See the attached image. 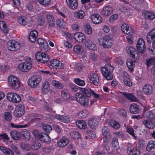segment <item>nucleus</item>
I'll list each match as a JSON object with an SVG mask.
<instances>
[{
    "instance_id": "nucleus-1",
    "label": "nucleus",
    "mask_w": 155,
    "mask_h": 155,
    "mask_svg": "<svg viewBox=\"0 0 155 155\" xmlns=\"http://www.w3.org/2000/svg\"><path fill=\"white\" fill-rule=\"evenodd\" d=\"M98 41L99 45L106 48H110L114 42L112 38L109 35L99 38Z\"/></svg>"
},
{
    "instance_id": "nucleus-2",
    "label": "nucleus",
    "mask_w": 155,
    "mask_h": 155,
    "mask_svg": "<svg viewBox=\"0 0 155 155\" xmlns=\"http://www.w3.org/2000/svg\"><path fill=\"white\" fill-rule=\"evenodd\" d=\"M114 68L111 65H108L105 67H102L101 69V73L104 78L108 80L113 78L112 72Z\"/></svg>"
},
{
    "instance_id": "nucleus-3",
    "label": "nucleus",
    "mask_w": 155,
    "mask_h": 155,
    "mask_svg": "<svg viewBox=\"0 0 155 155\" xmlns=\"http://www.w3.org/2000/svg\"><path fill=\"white\" fill-rule=\"evenodd\" d=\"M8 86L12 89H17L20 86V82L16 77L10 75L8 78Z\"/></svg>"
},
{
    "instance_id": "nucleus-4",
    "label": "nucleus",
    "mask_w": 155,
    "mask_h": 155,
    "mask_svg": "<svg viewBox=\"0 0 155 155\" xmlns=\"http://www.w3.org/2000/svg\"><path fill=\"white\" fill-rule=\"evenodd\" d=\"M75 98L77 101L82 106H87L88 105V98L82 93H77L75 94Z\"/></svg>"
},
{
    "instance_id": "nucleus-5",
    "label": "nucleus",
    "mask_w": 155,
    "mask_h": 155,
    "mask_svg": "<svg viewBox=\"0 0 155 155\" xmlns=\"http://www.w3.org/2000/svg\"><path fill=\"white\" fill-rule=\"evenodd\" d=\"M37 60L41 63H45L49 60L48 55L45 53L41 52H37L35 55Z\"/></svg>"
},
{
    "instance_id": "nucleus-6",
    "label": "nucleus",
    "mask_w": 155,
    "mask_h": 155,
    "mask_svg": "<svg viewBox=\"0 0 155 155\" xmlns=\"http://www.w3.org/2000/svg\"><path fill=\"white\" fill-rule=\"evenodd\" d=\"M7 48L11 51H15L18 50L20 47L19 43L14 40H10L7 43Z\"/></svg>"
},
{
    "instance_id": "nucleus-7",
    "label": "nucleus",
    "mask_w": 155,
    "mask_h": 155,
    "mask_svg": "<svg viewBox=\"0 0 155 155\" xmlns=\"http://www.w3.org/2000/svg\"><path fill=\"white\" fill-rule=\"evenodd\" d=\"M41 81V78L38 76H33L28 80V83L30 87L35 88Z\"/></svg>"
},
{
    "instance_id": "nucleus-8",
    "label": "nucleus",
    "mask_w": 155,
    "mask_h": 155,
    "mask_svg": "<svg viewBox=\"0 0 155 155\" xmlns=\"http://www.w3.org/2000/svg\"><path fill=\"white\" fill-rule=\"evenodd\" d=\"M127 53L134 59H137L140 58L139 54L137 52L135 48L133 47L128 46L126 48Z\"/></svg>"
},
{
    "instance_id": "nucleus-9",
    "label": "nucleus",
    "mask_w": 155,
    "mask_h": 155,
    "mask_svg": "<svg viewBox=\"0 0 155 155\" xmlns=\"http://www.w3.org/2000/svg\"><path fill=\"white\" fill-rule=\"evenodd\" d=\"M48 65L50 68L56 69H62L64 67L63 63L55 59L51 60Z\"/></svg>"
},
{
    "instance_id": "nucleus-10",
    "label": "nucleus",
    "mask_w": 155,
    "mask_h": 155,
    "mask_svg": "<svg viewBox=\"0 0 155 155\" xmlns=\"http://www.w3.org/2000/svg\"><path fill=\"white\" fill-rule=\"evenodd\" d=\"M25 112V107L24 105L20 104L16 106L14 114L17 117H20L23 115Z\"/></svg>"
},
{
    "instance_id": "nucleus-11",
    "label": "nucleus",
    "mask_w": 155,
    "mask_h": 155,
    "mask_svg": "<svg viewBox=\"0 0 155 155\" xmlns=\"http://www.w3.org/2000/svg\"><path fill=\"white\" fill-rule=\"evenodd\" d=\"M137 50L141 53L145 52V45L144 40L140 38L138 40L137 44Z\"/></svg>"
},
{
    "instance_id": "nucleus-12",
    "label": "nucleus",
    "mask_w": 155,
    "mask_h": 155,
    "mask_svg": "<svg viewBox=\"0 0 155 155\" xmlns=\"http://www.w3.org/2000/svg\"><path fill=\"white\" fill-rule=\"evenodd\" d=\"M32 64L30 62L26 61L21 63L19 65V69L23 72H27L31 68Z\"/></svg>"
},
{
    "instance_id": "nucleus-13",
    "label": "nucleus",
    "mask_w": 155,
    "mask_h": 155,
    "mask_svg": "<svg viewBox=\"0 0 155 155\" xmlns=\"http://www.w3.org/2000/svg\"><path fill=\"white\" fill-rule=\"evenodd\" d=\"M121 77L124 84L129 87L132 86V83L129 78V76L127 72L125 71H123L121 74Z\"/></svg>"
},
{
    "instance_id": "nucleus-14",
    "label": "nucleus",
    "mask_w": 155,
    "mask_h": 155,
    "mask_svg": "<svg viewBox=\"0 0 155 155\" xmlns=\"http://www.w3.org/2000/svg\"><path fill=\"white\" fill-rule=\"evenodd\" d=\"M99 120L100 119L98 118H91L88 120V125L91 128H95L98 126Z\"/></svg>"
},
{
    "instance_id": "nucleus-15",
    "label": "nucleus",
    "mask_w": 155,
    "mask_h": 155,
    "mask_svg": "<svg viewBox=\"0 0 155 155\" xmlns=\"http://www.w3.org/2000/svg\"><path fill=\"white\" fill-rule=\"evenodd\" d=\"M113 12V7L107 5L104 7L101 11L102 15L105 16H107L111 14Z\"/></svg>"
},
{
    "instance_id": "nucleus-16",
    "label": "nucleus",
    "mask_w": 155,
    "mask_h": 155,
    "mask_svg": "<svg viewBox=\"0 0 155 155\" xmlns=\"http://www.w3.org/2000/svg\"><path fill=\"white\" fill-rule=\"evenodd\" d=\"M67 5L71 9H77L78 7V0H66Z\"/></svg>"
},
{
    "instance_id": "nucleus-17",
    "label": "nucleus",
    "mask_w": 155,
    "mask_h": 155,
    "mask_svg": "<svg viewBox=\"0 0 155 155\" xmlns=\"http://www.w3.org/2000/svg\"><path fill=\"white\" fill-rule=\"evenodd\" d=\"M121 29L123 33L127 34H133L134 32L131 27L126 24H124L121 25Z\"/></svg>"
},
{
    "instance_id": "nucleus-18",
    "label": "nucleus",
    "mask_w": 155,
    "mask_h": 155,
    "mask_svg": "<svg viewBox=\"0 0 155 155\" xmlns=\"http://www.w3.org/2000/svg\"><path fill=\"white\" fill-rule=\"evenodd\" d=\"M74 39L79 43L84 42L85 39L84 34L80 32L75 33L74 35Z\"/></svg>"
},
{
    "instance_id": "nucleus-19",
    "label": "nucleus",
    "mask_w": 155,
    "mask_h": 155,
    "mask_svg": "<svg viewBox=\"0 0 155 155\" xmlns=\"http://www.w3.org/2000/svg\"><path fill=\"white\" fill-rule=\"evenodd\" d=\"M90 82L94 85L97 86L99 84V80L98 74L96 73H91L89 79Z\"/></svg>"
},
{
    "instance_id": "nucleus-20",
    "label": "nucleus",
    "mask_w": 155,
    "mask_h": 155,
    "mask_svg": "<svg viewBox=\"0 0 155 155\" xmlns=\"http://www.w3.org/2000/svg\"><path fill=\"white\" fill-rule=\"evenodd\" d=\"M91 19L92 22L96 24L100 23L102 21L101 17L97 14H94L91 15Z\"/></svg>"
},
{
    "instance_id": "nucleus-21",
    "label": "nucleus",
    "mask_w": 155,
    "mask_h": 155,
    "mask_svg": "<svg viewBox=\"0 0 155 155\" xmlns=\"http://www.w3.org/2000/svg\"><path fill=\"white\" fill-rule=\"evenodd\" d=\"M69 140L65 137H63L57 142L58 146L60 147H64L69 143Z\"/></svg>"
},
{
    "instance_id": "nucleus-22",
    "label": "nucleus",
    "mask_w": 155,
    "mask_h": 155,
    "mask_svg": "<svg viewBox=\"0 0 155 155\" xmlns=\"http://www.w3.org/2000/svg\"><path fill=\"white\" fill-rule=\"evenodd\" d=\"M85 46L91 50H96L97 49V46L94 42L90 40L86 41L85 44Z\"/></svg>"
},
{
    "instance_id": "nucleus-23",
    "label": "nucleus",
    "mask_w": 155,
    "mask_h": 155,
    "mask_svg": "<svg viewBox=\"0 0 155 155\" xmlns=\"http://www.w3.org/2000/svg\"><path fill=\"white\" fill-rule=\"evenodd\" d=\"M80 90L85 96H86L87 98L90 97L91 96L92 92H93L92 90L85 88L80 87Z\"/></svg>"
},
{
    "instance_id": "nucleus-24",
    "label": "nucleus",
    "mask_w": 155,
    "mask_h": 155,
    "mask_svg": "<svg viewBox=\"0 0 155 155\" xmlns=\"http://www.w3.org/2000/svg\"><path fill=\"white\" fill-rule=\"evenodd\" d=\"M42 92L44 94H47L50 89V84L47 81H44L42 85Z\"/></svg>"
},
{
    "instance_id": "nucleus-25",
    "label": "nucleus",
    "mask_w": 155,
    "mask_h": 155,
    "mask_svg": "<svg viewBox=\"0 0 155 155\" xmlns=\"http://www.w3.org/2000/svg\"><path fill=\"white\" fill-rule=\"evenodd\" d=\"M38 32L36 30L31 31L28 37L29 39L31 42H34L37 38Z\"/></svg>"
},
{
    "instance_id": "nucleus-26",
    "label": "nucleus",
    "mask_w": 155,
    "mask_h": 155,
    "mask_svg": "<svg viewBox=\"0 0 155 155\" xmlns=\"http://www.w3.org/2000/svg\"><path fill=\"white\" fill-rule=\"evenodd\" d=\"M33 134L35 138L41 141L46 134L43 132L40 133L38 130H35L33 132Z\"/></svg>"
},
{
    "instance_id": "nucleus-27",
    "label": "nucleus",
    "mask_w": 155,
    "mask_h": 155,
    "mask_svg": "<svg viewBox=\"0 0 155 155\" xmlns=\"http://www.w3.org/2000/svg\"><path fill=\"white\" fill-rule=\"evenodd\" d=\"M143 124L147 128L150 129H153L155 126V124L153 120H144Z\"/></svg>"
},
{
    "instance_id": "nucleus-28",
    "label": "nucleus",
    "mask_w": 155,
    "mask_h": 155,
    "mask_svg": "<svg viewBox=\"0 0 155 155\" xmlns=\"http://www.w3.org/2000/svg\"><path fill=\"white\" fill-rule=\"evenodd\" d=\"M130 110L132 114H137L139 111V107L137 104L133 103L130 106Z\"/></svg>"
},
{
    "instance_id": "nucleus-29",
    "label": "nucleus",
    "mask_w": 155,
    "mask_h": 155,
    "mask_svg": "<svg viewBox=\"0 0 155 155\" xmlns=\"http://www.w3.org/2000/svg\"><path fill=\"white\" fill-rule=\"evenodd\" d=\"M73 15L74 17L76 18L82 19L84 17L85 13L82 10H80L74 12Z\"/></svg>"
},
{
    "instance_id": "nucleus-30",
    "label": "nucleus",
    "mask_w": 155,
    "mask_h": 155,
    "mask_svg": "<svg viewBox=\"0 0 155 155\" xmlns=\"http://www.w3.org/2000/svg\"><path fill=\"white\" fill-rule=\"evenodd\" d=\"M153 91L152 86L149 84H145L143 88V91L144 93L148 95L152 94Z\"/></svg>"
},
{
    "instance_id": "nucleus-31",
    "label": "nucleus",
    "mask_w": 155,
    "mask_h": 155,
    "mask_svg": "<svg viewBox=\"0 0 155 155\" xmlns=\"http://www.w3.org/2000/svg\"><path fill=\"white\" fill-rule=\"evenodd\" d=\"M31 122H37L39 121L42 118L41 115L37 114H32L31 115Z\"/></svg>"
},
{
    "instance_id": "nucleus-32",
    "label": "nucleus",
    "mask_w": 155,
    "mask_h": 155,
    "mask_svg": "<svg viewBox=\"0 0 155 155\" xmlns=\"http://www.w3.org/2000/svg\"><path fill=\"white\" fill-rule=\"evenodd\" d=\"M55 118L57 119L64 123H68L70 120V118L68 117L65 116L60 115H56Z\"/></svg>"
},
{
    "instance_id": "nucleus-33",
    "label": "nucleus",
    "mask_w": 155,
    "mask_h": 155,
    "mask_svg": "<svg viewBox=\"0 0 155 155\" xmlns=\"http://www.w3.org/2000/svg\"><path fill=\"white\" fill-rule=\"evenodd\" d=\"M46 19L50 26L53 27L55 25V21L54 17L52 15H47Z\"/></svg>"
},
{
    "instance_id": "nucleus-34",
    "label": "nucleus",
    "mask_w": 155,
    "mask_h": 155,
    "mask_svg": "<svg viewBox=\"0 0 155 155\" xmlns=\"http://www.w3.org/2000/svg\"><path fill=\"white\" fill-rule=\"evenodd\" d=\"M122 95L127 99L131 101L134 102H137L138 101L136 97L131 93H123Z\"/></svg>"
},
{
    "instance_id": "nucleus-35",
    "label": "nucleus",
    "mask_w": 155,
    "mask_h": 155,
    "mask_svg": "<svg viewBox=\"0 0 155 155\" xmlns=\"http://www.w3.org/2000/svg\"><path fill=\"white\" fill-rule=\"evenodd\" d=\"M0 150L4 153L5 155H14V153L12 150L3 146H0Z\"/></svg>"
},
{
    "instance_id": "nucleus-36",
    "label": "nucleus",
    "mask_w": 155,
    "mask_h": 155,
    "mask_svg": "<svg viewBox=\"0 0 155 155\" xmlns=\"http://www.w3.org/2000/svg\"><path fill=\"white\" fill-rule=\"evenodd\" d=\"M143 14L144 17L147 19L153 20L155 18V14L152 12L146 11Z\"/></svg>"
},
{
    "instance_id": "nucleus-37",
    "label": "nucleus",
    "mask_w": 155,
    "mask_h": 155,
    "mask_svg": "<svg viewBox=\"0 0 155 155\" xmlns=\"http://www.w3.org/2000/svg\"><path fill=\"white\" fill-rule=\"evenodd\" d=\"M127 65L129 70L132 71L135 67L134 62L131 59H129L127 60Z\"/></svg>"
},
{
    "instance_id": "nucleus-38",
    "label": "nucleus",
    "mask_w": 155,
    "mask_h": 155,
    "mask_svg": "<svg viewBox=\"0 0 155 155\" xmlns=\"http://www.w3.org/2000/svg\"><path fill=\"white\" fill-rule=\"evenodd\" d=\"M76 125L79 128L85 129L87 127V124L86 122L82 120H79L76 122Z\"/></svg>"
},
{
    "instance_id": "nucleus-39",
    "label": "nucleus",
    "mask_w": 155,
    "mask_h": 155,
    "mask_svg": "<svg viewBox=\"0 0 155 155\" xmlns=\"http://www.w3.org/2000/svg\"><path fill=\"white\" fill-rule=\"evenodd\" d=\"M103 142H107L111 138V136L107 131L104 130L103 132Z\"/></svg>"
},
{
    "instance_id": "nucleus-40",
    "label": "nucleus",
    "mask_w": 155,
    "mask_h": 155,
    "mask_svg": "<svg viewBox=\"0 0 155 155\" xmlns=\"http://www.w3.org/2000/svg\"><path fill=\"white\" fill-rule=\"evenodd\" d=\"M56 24L58 27L61 28H64L66 26V23L63 19H58L56 21Z\"/></svg>"
},
{
    "instance_id": "nucleus-41",
    "label": "nucleus",
    "mask_w": 155,
    "mask_h": 155,
    "mask_svg": "<svg viewBox=\"0 0 155 155\" xmlns=\"http://www.w3.org/2000/svg\"><path fill=\"white\" fill-rule=\"evenodd\" d=\"M52 84L55 87L59 89H62L64 88L63 85L59 81L53 80L51 82Z\"/></svg>"
},
{
    "instance_id": "nucleus-42",
    "label": "nucleus",
    "mask_w": 155,
    "mask_h": 155,
    "mask_svg": "<svg viewBox=\"0 0 155 155\" xmlns=\"http://www.w3.org/2000/svg\"><path fill=\"white\" fill-rule=\"evenodd\" d=\"M10 134L12 139L15 140H18L20 137V134L16 130H13L10 132Z\"/></svg>"
},
{
    "instance_id": "nucleus-43",
    "label": "nucleus",
    "mask_w": 155,
    "mask_h": 155,
    "mask_svg": "<svg viewBox=\"0 0 155 155\" xmlns=\"http://www.w3.org/2000/svg\"><path fill=\"white\" fill-rule=\"evenodd\" d=\"M109 124L110 126L115 129H119L120 127V124L114 120H110Z\"/></svg>"
},
{
    "instance_id": "nucleus-44",
    "label": "nucleus",
    "mask_w": 155,
    "mask_h": 155,
    "mask_svg": "<svg viewBox=\"0 0 155 155\" xmlns=\"http://www.w3.org/2000/svg\"><path fill=\"white\" fill-rule=\"evenodd\" d=\"M155 148V141L150 140L148 142L146 147V149L147 151H150L151 150Z\"/></svg>"
},
{
    "instance_id": "nucleus-45",
    "label": "nucleus",
    "mask_w": 155,
    "mask_h": 155,
    "mask_svg": "<svg viewBox=\"0 0 155 155\" xmlns=\"http://www.w3.org/2000/svg\"><path fill=\"white\" fill-rule=\"evenodd\" d=\"M73 51L75 53L77 54H81L83 51L82 46L79 45H76L74 47Z\"/></svg>"
},
{
    "instance_id": "nucleus-46",
    "label": "nucleus",
    "mask_w": 155,
    "mask_h": 155,
    "mask_svg": "<svg viewBox=\"0 0 155 155\" xmlns=\"http://www.w3.org/2000/svg\"><path fill=\"white\" fill-rule=\"evenodd\" d=\"M0 28L5 33L8 32V29L6 24L3 21H0Z\"/></svg>"
},
{
    "instance_id": "nucleus-47",
    "label": "nucleus",
    "mask_w": 155,
    "mask_h": 155,
    "mask_svg": "<svg viewBox=\"0 0 155 155\" xmlns=\"http://www.w3.org/2000/svg\"><path fill=\"white\" fill-rule=\"evenodd\" d=\"M27 21L26 18L23 16L20 17L18 19V22L21 25H26L27 23Z\"/></svg>"
},
{
    "instance_id": "nucleus-48",
    "label": "nucleus",
    "mask_w": 155,
    "mask_h": 155,
    "mask_svg": "<svg viewBox=\"0 0 155 155\" xmlns=\"http://www.w3.org/2000/svg\"><path fill=\"white\" fill-rule=\"evenodd\" d=\"M88 114V112L86 110H84L77 113V115L79 117L84 118L86 117Z\"/></svg>"
},
{
    "instance_id": "nucleus-49",
    "label": "nucleus",
    "mask_w": 155,
    "mask_h": 155,
    "mask_svg": "<svg viewBox=\"0 0 155 155\" xmlns=\"http://www.w3.org/2000/svg\"><path fill=\"white\" fill-rule=\"evenodd\" d=\"M61 97L64 100H66L70 98V95L68 92L67 90H64L61 91Z\"/></svg>"
},
{
    "instance_id": "nucleus-50",
    "label": "nucleus",
    "mask_w": 155,
    "mask_h": 155,
    "mask_svg": "<svg viewBox=\"0 0 155 155\" xmlns=\"http://www.w3.org/2000/svg\"><path fill=\"white\" fill-rule=\"evenodd\" d=\"M145 117L148 118L147 120H152L155 118L154 114L150 111H147L145 114Z\"/></svg>"
},
{
    "instance_id": "nucleus-51",
    "label": "nucleus",
    "mask_w": 155,
    "mask_h": 155,
    "mask_svg": "<svg viewBox=\"0 0 155 155\" xmlns=\"http://www.w3.org/2000/svg\"><path fill=\"white\" fill-rule=\"evenodd\" d=\"M0 137H1L2 139L3 140V142L6 144H8L9 138L8 135L6 134H0Z\"/></svg>"
},
{
    "instance_id": "nucleus-52",
    "label": "nucleus",
    "mask_w": 155,
    "mask_h": 155,
    "mask_svg": "<svg viewBox=\"0 0 155 155\" xmlns=\"http://www.w3.org/2000/svg\"><path fill=\"white\" fill-rule=\"evenodd\" d=\"M84 31L88 35L91 34L92 32V29L89 25H84Z\"/></svg>"
},
{
    "instance_id": "nucleus-53",
    "label": "nucleus",
    "mask_w": 155,
    "mask_h": 155,
    "mask_svg": "<svg viewBox=\"0 0 155 155\" xmlns=\"http://www.w3.org/2000/svg\"><path fill=\"white\" fill-rule=\"evenodd\" d=\"M74 82L80 86H84L85 84L84 81L79 78H76L74 79Z\"/></svg>"
},
{
    "instance_id": "nucleus-54",
    "label": "nucleus",
    "mask_w": 155,
    "mask_h": 155,
    "mask_svg": "<svg viewBox=\"0 0 155 155\" xmlns=\"http://www.w3.org/2000/svg\"><path fill=\"white\" fill-rule=\"evenodd\" d=\"M41 143L38 141H34L31 144V148L33 150L38 149L41 146Z\"/></svg>"
},
{
    "instance_id": "nucleus-55",
    "label": "nucleus",
    "mask_w": 155,
    "mask_h": 155,
    "mask_svg": "<svg viewBox=\"0 0 155 155\" xmlns=\"http://www.w3.org/2000/svg\"><path fill=\"white\" fill-rule=\"evenodd\" d=\"M42 127L44 130L47 134H49L52 130V127L49 125L44 124L42 125Z\"/></svg>"
},
{
    "instance_id": "nucleus-56",
    "label": "nucleus",
    "mask_w": 155,
    "mask_h": 155,
    "mask_svg": "<svg viewBox=\"0 0 155 155\" xmlns=\"http://www.w3.org/2000/svg\"><path fill=\"white\" fill-rule=\"evenodd\" d=\"M130 155H138L140 153V150L137 148H133L129 150Z\"/></svg>"
},
{
    "instance_id": "nucleus-57",
    "label": "nucleus",
    "mask_w": 155,
    "mask_h": 155,
    "mask_svg": "<svg viewBox=\"0 0 155 155\" xmlns=\"http://www.w3.org/2000/svg\"><path fill=\"white\" fill-rule=\"evenodd\" d=\"M126 132L130 134L133 137H135L134 133V130L133 128L130 126H127L126 127Z\"/></svg>"
},
{
    "instance_id": "nucleus-58",
    "label": "nucleus",
    "mask_w": 155,
    "mask_h": 155,
    "mask_svg": "<svg viewBox=\"0 0 155 155\" xmlns=\"http://www.w3.org/2000/svg\"><path fill=\"white\" fill-rule=\"evenodd\" d=\"M54 105L52 103H51L50 104H46L44 106V109L45 110L50 112H54L52 108V107H53Z\"/></svg>"
},
{
    "instance_id": "nucleus-59",
    "label": "nucleus",
    "mask_w": 155,
    "mask_h": 155,
    "mask_svg": "<svg viewBox=\"0 0 155 155\" xmlns=\"http://www.w3.org/2000/svg\"><path fill=\"white\" fill-rule=\"evenodd\" d=\"M28 125L27 124H26L23 125L16 124L15 125L14 124L12 123L11 124V126L12 128H25L28 127Z\"/></svg>"
},
{
    "instance_id": "nucleus-60",
    "label": "nucleus",
    "mask_w": 155,
    "mask_h": 155,
    "mask_svg": "<svg viewBox=\"0 0 155 155\" xmlns=\"http://www.w3.org/2000/svg\"><path fill=\"white\" fill-rule=\"evenodd\" d=\"M38 3L42 5L47 6L49 5L51 2V0H37Z\"/></svg>"
},
{
    "instance_id": "nucleus-61",
    "label": "nucleus",
    "mask_w": 155,
    "mask_h": 155,
    "mask_svg": "<svg viewBox=\"0 0 155 155\" xmlns=\"http://www.w3.org/2000/svg\"><path fill=\"white\" fill-rule=\"evenodd\" d=\"M14 94V96L12 102L15 103H18L20 102L21 100L20 96L15 93Z\"/></svg>"
},
{
    "instance_id": "nucleus-62",
    "label": "nucleus",
    "mask_w": 155,
    "mask_h": 155,
    "mask_svg": "<svg viewBox=\"0 0 155 155\" xmlns=\"http://www.w3.org/2000/svg\"><path fill=\"white\" fill-rule=\"evenodd\" d=\"M111 143L112 146L113 147H117L119 145L117 137H113L112 139Z\"/></svg>"
},
{
    "instance_id": "nucleus-63",
    "label": "nucleus",
    "mask_w": 155,
    "mask_h": 155,
    "mask_svg": "<svg viewBox=\"0 0 155 155\" xmlns=\"http://www.w3.org/2000/svg\"><path fill=\"white\" fill-rule=\"evenodd\" d=\"M147 65L148 67H149L151 65L153 66L155 65V58H150L147 60Z\"/></svg>"
},
{
    "instance_id": "nucleus-64",
    "label": "nucleus",
    "mask_w": 155,
    "mask_h": 155,
    "mask_svg": "<svg viewBox=\"0 0 155 155\" xmlns=\"http://www.w3.org/2000/svg\"><path fill=\"white\" fill-rule=\"evenodd\" d=\"M28 99L29 102L33 105H35L37 103V99L31 96H29L28 97Z\"/></svg>"
}]
</instances>
